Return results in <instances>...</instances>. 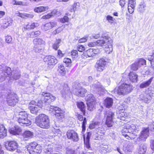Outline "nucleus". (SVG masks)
I'll use <instances>...</instances> for the list:
<instances>
[{"mask_svg": "<svg viewBox=\"0 0 154 154\" xmlns=\"http://www.w3.org/2000/svg\"><path fill=\"white\" fill-rule=\"evenodd\" d=\"M41 97L42 100H38L37 103L35 101L32 100L29 103L28 108L31 113L36 115L38 114L43 106L42 101L45 105H48L55 100L56 99L55 96L47 92H43Z\"/></svg>", "mask_w": 154, "mask_h": 154, "instance_id": "obj_1", "label": "nucleus"}, {"mask_svg": "<svg viewBox=\"0 0 154 154\" xmlns=\"http://www.w3.org/2000/svg\"><path fill=\"white\" fill-rule=\"evenodd\" d=\"M136 129V125L128 122L125 124L121 130V133L126 139L132 140L135 137L134 132Z\"/></svg>", "mask_w": 154, "mask_h": 154, "instance_id": "obj_2", "label": "nucleus"}, {"mask_svg": "<svg viewBox=\"0 0 154 154\" xmlns=\"http://www.w3.org/2000/svg\"><path fill=\"white\" fill-rule=\"evenodd\" d=\"M134 88L131 84H128L125 82L116 87L114 89V91L119 96H124L131 93Z\"/></svg>", "mask_w": 154, "mask_h": 154, "instance_id": "obj_3", "label": "nucleus"}, {"mask_svg": "<svg viewBox=\"0 0 154 154\" xmlns=\"http://www.w3.org/2000/svg\"><path fill=\"white\" fill-rule=\"evenodd\" d=\"M35 123L41 128L47 129L50 127V119L46 115L40 114L36 117Z\"/></svg>", "mask_w": 154, "mask_h": 154, "instance_id": "obj_4", "label": "nucleus"}, {"mask_svg": "<svg viewBox=\"0 0 154 154\" xmlns=\"http://www.w3.org/2000/svg\"><path fill=\"white\" fill-rule=\"evenodd\" d=\"M29 114L25 111L20 112L17 117V121L19 124L24 127H28L32 124L31 121L28 119Z\"/></svg>", "mask_w": 154, "mask_h": 154, "instance_id": "obj_5", "label": "nucleus"}, {"mask_svg": "<svg viewBox=\"0 0 154 154\" xmlns=\"http://www.w3.org/2000/svg\"><path fill=\"white\" fill-rule=\"evenodd\" d=\"M27 149L30 154H40L42 151V146L37 142L34 141L28 144Z\"/></svg>", "mask_w": 154, "mask_h": 154, "instance_id": "obj_6", "label": "nucleus"}, {"mask_svg": "<svg viewBox=\"0 0 154 154\" xmlns=\"http://www.w3.org/2000/svg\"><path fill=\"white\" fill-rule=\"evenodd\" d=\"M105 118V124L108 127L113 126L114 124L113 119L115 118V113L112 111L109 110L104 113Z\"/></svg>", "mask_w": 154, "mask_h": 154, "instance_id": "obj_7", "label": "nucleus"}, {"mask_svg": "<svg viewBox=\"0 0 154 154\" xmlns=\"http://www.w3.org/2000/svg\"><path fill=\"white\" fill-rule=\"evenodd\" d=\"M86 101L88 110L91 111L94 110L95 109V105L96 103V99L94 95L92 94L88 95Z\"/></svg>", "mask_w": 154, "mask_h": 154, "instance_id": "obj_8", "label": "nucleus"}, {"mask_svg": "<svg viewBox=\"0 0 154 154\" xmlns=\"http://www.w3.org/2000/svg\"><path fill=\"white\" fill-rule=\"evenodd\" d=\"M107 61L106 58L103 57L100 58L96 62L95 65V68L96 70L98 72H102L106 65Z\"/></svg>", "mask_w": 154, "mask_h": 154, "instance_id": "obj_9", "label": "nucleus"}, {"mask_svg": "<svg viewBox=\"0 0 154 154\" xmlns=\"http://www.w3.org/2000/svg\"><path fill=\"white\" fill-rule=\"evenodd\" d=\"M67 138L74 142H78L79 139V136L77 133L73 130H68L66 132Z\"/></svg>", "mask_w": 154, "mask_h": 154, "instance_id": "obj_10", "label": "nucleus"}, {"mask_svg": "<svg viewBox=\"0 0 154 154\" xmlns=\"http://www.w3.org/2000/svg\"><path fill=\"white\" fill-rule=\"evenodd\" d=\"M44 61L48 66L54 65L58 62L56 57L50 55L45 56L44 58Z\"/></svg>", "mask_w": 154, "mask_h": 154, "instance_id": "obj_11", "label": "nucleus"}, {"mask_svg": "<svg viewBox=\"0 0 154 154\" xmlns=\"http://www.w3.org/2000/svg\"><path fill=\"white\" fill-rule=\"evenodd\" d=\"M51 109H52L51 111L59 119H61L64 118L65 112L62 110L60 108L58 107L55 106L53 107V108Z\"/></svg>", "mask_w": 154, "mask_h": 154, "instance_id": "obj_12", "label": "nucleus"}, {"mask_svg": "<svg viewBox=\"0 0 154 154\" xmlns=\"http://www.w3.org/2000/svg\"><path fill=\"white\" fill-rule=\"evenodd\" d=\"M6 148L9 151H13L16 150L18 147V144L15 141H7L5 144Z\"/></svg>", "mask_w": 154, "mask_h": 154, "instance_id": "obj_13", "label": "nucleus"}, {"mask_svg": "<svg viewBox=\"0 0 154 154\" xmlns=\"http://www.w3.org/2000/svg\"><path fill=\"white\" fill-rule=\"evenodd\" d=\"M105 132L103 128H99L95 136V140H102L105 139Z\"/></svg>", "mask_w": 154, "mask_h": 154, "instance_id": "obj_14", "label": "nucleus"}, {"mask_svg": "<svg viewBox=\"0 0 154 154\" xmlns=\"http://www.w3.org/2000/svg\"><path fill=\"white\" fill-rule=\"evenodd\" d=\"M1 27L3 29H6L12 25L13 20L10 17H7L2 20Z\"/></svg>", "mask_w": 154, "mask_h": 154, "instance_id": "obj_15", "label": "nucleus"}, {"mask_svg": "<svg viewBox=\"0 0 154 154\" xmlns=\"http://www.w3.org/2000/svg\"><path fill=\"white\" fill-rule=\"evenodd\" d=\"M77 118L80 121H83L82 122V133H84L86 130V125L87 124V120L85 117H83L82 115L77 113L76 115Z\"/></svg>", "mask_w": 154, "mask_h": 154, "instance_id": "obj_16", "label": "nucleus"}, {"mask_svg": "<svg viewBox=\"0 0 154 154\" xmlns=\"http://www.w3.org/2000/svg\"><path fill=\"white\" fill-rule=\"evenodd\" d=\"M38 25V23H36L28 22L23 26L22 30L23 31L32 30L37 27Z\"/></svg>", "mask_w": 154, "mask_h": 154, "instance_id": "obj_17", "label": "nucleus"}, {"mask_svg": "<svg viewBox=\"0 0 154 154\" xmlns=\"http://www.w3.org/2000/svg\"><path fill=\"white\" fill-rule=\"evenodd\" d=\"M57 26V23L55 22H50L45 23L42 26V29L46 31L51 29Z\"/></svg>", "mask_w": 154, "mask_h": 154, "instance_id": "obj_18", "label": "nucleus"}, {"mask_svg": "<svg viewBox=\"0 0 154 154\" xmlns=\"http://www.w3.org/2000/svg\"><path fill=\"white\" fill-rule=\"evenodd\" d=\"M91 134V132H88L87 133V136L86 137L85 135H83L84 144L85 146L88 149H89L91 148L90 139Z\"/></svg>", "mask_w": 154, "mask_h": 154, "instance_id": "obj_19", "label": "nucleus"}, {"mask_svg": "<svg viewBox=\"0 0 154 154\" xmlns=\"http://www.w3.org/2000/svg\"><path fill=\"white\" fill-rule=\"evenodd\" d=\"M128 78L132 83L137 82L138 80V75L133 71H130L128 75Z\"/></svg>", "mask_w": 154, "mask_h": 154, "instance_id": "obj_20", "label": "nucleus"}, {"mask_svg": "<svg viewBox=\"0 0 154 154\" xmlns=\"http://www.w3.org/2000/svg\"><path fill=\"white\" fill-rule=\"evenodd\" d=\"M34 45V48L35 49L38 48L42 45L44 44L45 42L40 38H34L32 41Z\"/></svg>", "mask_w": 154, "mask_h": 154, "instance_id": "obj_21", "label": "nucleus"}, {"mask_svg": "<svg viewBox=\"0 0 154 154\" xmlns=\"http://www.w3.org/2000/svg\"><path fill=\"white\" fill-rule=\"evenodd\" d=\"M149 130L148 128H144L141 132L139 138L141 140L145 141L146 139L149 137Z\"/></svg>", "mask_w": 154, "mask_h": 154, "instance_id": "obj_22", "label": "nucleus"}, {"mask_svg": "<svg viewBox=\"0 0 154 154\" xmlns=\"http://www.w3.org/2000/svg\"><path fill=\"white\" fill-rule=\"evenodd\" d=\"M94 54L93 49L90 48L84 51L81 55V57L82 58L85 59L88 57H93Z\"/></svg>", "mask_w": 154, "mask_h": 154, "instance_id": "obj_23", "label": "nucleus"}, {"mask_svg": "<svg viewBox=\"0 0 154 154\" xmlns=\"http://www.w3.org/2000/svg\"><path fill=\"white\" fill-rule=\"evenodd\" d=\"M76 105L77 107L82 113L84 116H86V107L85 103L82 101L77 102Z\"/></svg>", "mask_w": 154, "mask_h": 154, "instance_id": "obj_24", "label": "nucleus"}, {"mask_svg": "<svg viewBox=\"0 0 154 154\" xmlns=\"http://www.w3.org/2000/svg\"><path fill=\"white\" fill-rule=\"evenodd\" d=\"M33 135L32 132L29 130L25 131L22 134L23 140L25 141L28 140L33 137Z\"/></svg>", "mask_w": 154, "mask_h": 154, "instance_id": "obj_25", "label": "nucleus"}, {"mask_svg": "<svg viewBox=\"0 0 154 154\" xmlns=\"http://www.w3.org/2000/svg\"><path fill=\"white\" fill-rule=\"evenodd\" d=\"M18 99L17 97L14 95H12L8 99L7 101L9 105L11 106H14L18 102Z\"/></svg>", "mask_w": 154, "mask_h": 154, "instance_id": "obj_26", "label": "nucleus"}, {"mask_svg": "<svg viewBox=\"0 0 154 154\" xmlns=\"http://www.w3.org/2000/svg\"><path fill=\"white\" fill-rule=\"evenodd\" d=\"M113 100L112 98L107 97L104 100L103 104L106 108H109L112 107L113 104Z\"/></svg>", "mask_w": 154, "mask_h": 154, "instance_id": "obj_27", "label": "nucleus"}, {"mask_svg": "<svg viewBox=\"0 0 154 154\" xmlns=\"http://www.w3.org/2000/svg\"><path fill=\"white\" fill-rule=\"evenodd\" d=\"M110 38L105 37L103 39L98 40L96 42L97 45L100 46H105L109 42Z\"/></svg>", "mask_w": 154, "mask_h": 154, "instance_id": "obj_28", "label": "nucleus"}, {"mask_svg": "<svg viewBox=\"0 0 154 154\" xmlns=\"http://www.w3.org/2000/svg\"><path fill=\"white\" fill-rule=\"evenodd\" d=\"M87 92V90L85 88L81 87L77 89L75 93L76 95L78 97H84Z\"/></svg>", "mask_w": 154, "mask_h": 154, "instance_id": "obj_29", "label": "nucleus"}, {"mask_svg": "<svg viewBox=\"0 0 154 154\" xmlns=\"http://www.w3.org/2000/svg\"><path fill=\"white\" fill-rule=\"evenodd\" d=\"M9 131L10 134L14 135H19L22 132L20 128L17 126H14L10 128Z\"/></svg>", "mask_w": 154, "mask_h": 154, "instance_id": "obj_30", "label": "nucleus"}, {"mask_svg": "<svg viewBox=\"0 0 154 154\" xmlns=\"http://www.w3.org/2000/svg\"><path fill=\"white\" fill-rule=\"evenodd\" d=\"M112 41L111 39L110 41L104 48V50L105 52L107 54H109L112 51Z\"/></svg>", "mask_w": 154, "mask_h": 154, "instance_id": "obj_31", "label": "nucleus"}, {"mask_svg": "<svg viewBox=\"0 0 154 154\" xmlns=\"http://www.w3.org/2000/svg\"><path fill=\"white\" fill-rule=\"evenodd\" d=\"M7 130L2 124H0V138H3L7 135Z\"/></svg>", "mask_w": 154, "mask_h": 154, "instance_id": "obj_32", "label": "nucleus"}, {"mask_svg": "<svg viewBox=\"0 0 154 154\" xmlns=\"http://www.w3.org/2000/svg\"><path fill=\"white\" fill-rule=\"evenodd\" d=\"M49 7L48 6H40L35 8L34 11L37 13H42L48 10Z\"/></svg>", "mask_w": 154, "mask_h": 154, "instance_id": "obj_33", "label": "nucleus"}, {"mask_svg": "<svg viewBox=\"0 0 154 154\" xmlns=\"http://www.w3.org/2000/svg\"><path fill=\"white\" fill-rule=\"evenodd\" d=\"M57 71L61 75L63 76L65 75L66 74V69L63 64L58 65Z\"/></svg>", "mask_w": 154, "mask_h": 154, "instance_id": "obj_34", "label": "nucleus"}, {"mask_svg": "<svg viewBox=\"0 0 154 154\" xmlns=\"http://www.w3.org/2000/svg\"><path fill=\"white\" fill-rule=\"evenodd\" d=\"M41 34V32L39 30L32 31L27 33V35L29 38H34L38 36Z\"/></svg>", "mask_w": 154, "mask_h": 154, "instance_id": "obj_35", "label": "nucleus"}, {"mask_svg": "<svg viewBox=\"0 0 154 154\" xmlns=\"http://www.w3.org/2000/svg\"><path fill=\"white\" fill-rule=\"evenodd\" d=\"M17 16L20 17L22 18L26 19L28 18H32L34 17V15L32 14H23L20 13L17 11L16 13Z\"/></svg>", "mask_w": 154, "mask_h": 154, "instance_id": "obj_36", "label": "nucleus"}, {"mask_svg": "<svg viewBox=\"0 0 154 154\" xmlns=\"http://www.w3.org/2000/svg\"><path fill=\"white\" fill-rule=\"evenodd\" d=\"M55 14L56 13L55 12L52 11L51 12L42 16L41 17V19L44 20H47L54 17Z\"/></svg>", "mask_w": 154, "mask_h": 154, "instance_id": "obj_37", "label": "nucleus"}, {"mask_svg": "<svg viewBox=\"0 0 154 154\" xmlns=\"http://www.w3.org/2000/svg\"><path fill=\"white\" fill-rule=\"evenodd\" d=\"M153 77L151 78L148 81L142 83L140 85V88H143L149 86L151 84Z\"/></svg>", "mask_w": 154, "mask_h": 154, "instance_id": "obj_38", "label": "nucleus"}, {"mask_svg": "<svg viewBox=\"0 0 154 154\" xmlns=\"http://www.w3.org/2000/svg\"><path fill=\"white\" fill-rule=\"evenodd\" d=\"M148 60L150 63L151 66L152 68H154V50L153 51L152 54L149 55L148 58Z\"/></svg>", "mask_w": 154, "mask_h": 154, "instance_id": "obj_39", "label": "nucleus"}, {"mask_svg": "<svg viewBox=\"0 0 154 154\" xmlns=\"http://www.w3.org/2000/svg\"><path fill=\"white\" fill-rule=\"evenodd\" d=\"M108 148L109 147L107 145H103L102 144L100 148L99 151L102 153L105 154L107 152Z\"/></svg>", "mask_w": 154, "mask_h": 154, "instance_id": "obj_40", "label": "nucleus"}, {"mask_svg": "<svg viewBox=\"0 0 154 154\" xmlns=\"http://www.w3.org/2000/svg\"><path fill=\"white\" fill-rule=\"evenodd\" d=\"M3 73L5 77H6L9 76L12 74L11 68L8 67H6L5 69L3 71Z\"/></svg>", "mask_w": 154, "mask_h": 154, "instance_id": "obj_41", "label": "nucleus"}, {"mask_svg": "<svg viewBox=\"0 0 154 154\" xmlns=\"http://www.w3.org/2000/svg\"><path fill=\"white\" fill-rule=\"evenodd\" d=\"M61 42V40L60 39H56L55 42L53 43L52 45V48L55 51L57 50L60 46L59 44Z\"/></svg>", "mask_w": 154, "mask_h": 154, "instance_id": "obj_42", "label": "nucleus"}, {"mask_svg": "<svg viewBox=\"0 0 154 154\" xmlns=\"http://www.w3.org/2000/svg\"><path fill=\"white\" fill-rule=\"evenodd\" d=\"M146 5L144 3H141L138 6L137 11L140 13L143 12L146 10Z\"/></svg>", "mask_w": 154, "mask_h": 154, "instance_id": "obj_43", "label": "nucleus"}, {"mask_svg": "<svg viewBox=\"0 0 154 154\" xmlns=\"http://www.w3.org/2000/svg\"><path fill=\"white\" fill-rule=\"evenodd\" d=\"M139 67L141 66L146 65V60L143 58H138L136 61Z\"/></svg>", "mask_w": 154, "mask_h": 154, "instance_id": "obj_44", "label": "nucleus"}, {"mask_svg": "<svg viewBox=\"0 0 154 154\" xmlns=\"http://www.w3.org/2000/svg\"><path fill=\"white\" fill-rule=\"evenodd\" d=\"M139 67V66L136 61L132 63L130 66V69L132 71H134L137 70Z\"/></svg>", "mask_w": 154, "mask_h": 154, "instance_id": "obj_45", "label": "nucleus"}, {"mask_svg": "<svg viewBox=\"0 0 154 154\" xmlns=\"http://www.w3.org/2000/svg\"><path fill=\"white\" fill-rule=\"evenodd\" d=\"M94 87L98 92H103L104 91V88L100 84H95L94 85Z\"/></svg>", "mask_w": 154, "mask_h": 154, "instance_id": "obj_46", "label": "nucleus"}, {"mask_svg": "<svg viewBox=\"0 0 154 154\" xmlns=\"http://www.w3.org/2000/svg\"><path fill=\"white\" fill-rule=\"evenodd\" d=\"M80 6V4L79 2H75L72 5V8L71 9V12H75V11L78 9Z\"/></svg>", "mask_w": 154, "mask_h": 154, "instance_id": "obj_47", "label": "nucleus"}, {"mask_svg": "<svg viewBox=\"0 0 154 154\" xmlns=\"http://www.w3.org/2000/svg\"><path fill=\"white\" fill-rule=\"evenodd\" d=\"M63 62L68 67H71L72 66V60L70 58L65 57L64 58Z\"/></svg>", "mask_w": 154, "mask_h": 154, "instance_id": "obj_48", "label": "nucleus"}, {"mask_svg": "<svg viewBox=\"0 0 154 154\" xmlns=\"http://www.w3.org/2000/svg\"><path fill=\"white\" fill-rule=\"evenodd\" d=\"M71 56L72 59L76 58L78 56V51L76 50H73L71 52Z\"/></svg>", "mask_w": 154, "mask_h": 154, "instance_id": "obj_49", "label": "nucleus"}, {"mask_svg": "<svg viewBox=\"0 0 154 154\" xmlns=\"http://www.w3.org/2000/svg\"><path fill=\"white\" fill-rule=\"evenodd\" d=\"M63 91L61 92V94H62L63 96L64 94V92H65V91H66V90L67 91L70 92H71L70 88L69 87V85L67 84L64 83L63 84Z\"/></svg>", "mask_w": 154, "mask_h": 154, "instance_id": "obj_50", "label": "nucleus"}, {"mask_svg": "<svg viewBox=\"0 0 154 154\" xmlns=\"http://www.w3.org/2000/svg\"><path fill=\"white\" fill-rule=\"evenodd\" d=\"M146 150V148L145 146H140L138 152L139 154H145Z\"/></svg>", "mask_w": 154, "mask_h": 154, "instance_id": "obj_51", "label": "nucleus"}, {"mask_svg": "<svg viewBox=\"0 0 154 154\" xmlns=\"http://www.w3.org/2000/svg\"><path fill=\"white\" fill-rule=\"evenodd\" d=\"M59 21L62 23L68 22L69 21V18L67 16H64L63 17L60 18Z\"/></svg>", "mask_w": 154, "mask_h": 154, "instance_id": "obj_52", "label": "nucleus"}, {"mask_svg": "<svg viewBox=\"0 0 154 154\" xmlns=\"http://www.w3.org/2000/svg\"><path fill=\"white\" fill-rule=\"evenodd\" d=\"M76 49L78 51L82 52L85 50V48L84 45H79L77 46Z\"/></svg>", "mask_w": 154, "mask_h": 154, "instance_id": "obj_53", "label": "nucleus"}, {"mask_svg": "<svg viewBox=\"0 0 154 154\" xmlns=\"http://www.w3.org/2000/svg\"><path fill=\"white\" fill-rule=\"evenodd\" d=\"M99 123L98 122H93L90 124L89 127L90 129L94 128L97 126H98Z\"/></svg>", "mask_w": 154, "mask_h": 154, "instance_id": "obj_54", "label": "nucleus"}, {"mask_svg": "<svg viewBox=\"0 0 154 154\" xmlns=\"http://www.w3.org/2000/svg\"><path fill=\"white\" fill-rule=\"evenodd\" d=\"M12 2L14 5L23 6L24 5V2L22 1L12 0Z\"/></svg>", "mask_w": 154, "mask_h": 154, "instance_id": "obj_55", "label": "nucleus"}, {"mask_svg": "<svg viewBox=\"0 0 154 154\" xmlns=\"http://www.w3.org/2000/svg\"><path fill=\"white\" fill-rule=\"evenodd\" d=\"M118 117L120 118V119L125 121V117L127 116L125 115V113L122 112L119 113Z\"/></svg>", "mask_w": 154, "mask_h": 154, "instance_id": "obj_56", "label": "nucleus"}, {"mask_svg": "<svg viewBox=\"0 0 154 154\" xmlns=\"http://www.w3.org/2000/svg\"><path fill=\"white\" fill-rule=\"evenodd\" d=\"M62 30V29L61 27H58L52 32L53 35H55L60 32Z\"/></svg>", "mask_w": 154, "mask_h": 154, "instance_id": "obj_57", "label": "nucleus"}, {"mask_svg": "<svg viewBox=\"0 0 154 154\" xmlns=\"http://www.w3.org/2000/svg\"><path fill=\"white\" fill-rule=\"evenodd\" d=\"M106 19L109 23H113L115 20V19H113L112 17L109 15L106 16Z\"/></svg>", "mask_w": 154, "mask_h": 154, "instance_id": "obj_58", "label": "nucleus"}, {"mask_svg": "<svg viewBox=\"0 0 154 154\" xmlns=\"http://www.w3.org/2000/svg\"><path fill=\"white\" fill-rule=\"evenodd\" d=\"M64 56V54L62 51L60 50H57V57L58 58H61Z\"/></svg>", "mask_w": 154, "mask_h": 154, "instance_id": "obj_59", "label": "nucleus"}, {"mask_svg": "<svg viewBox=\"0 0 154 154\" xmlns=\"http://www.w3.org/2000/svg\"><path fill=\"white\" fill-rule=\"evenodd\" d=\"M12 38L11 36L7 35L5 37V41L8 43H11L12 41Z\"/></svg>", "mask_w": 154, "mask_h": 154, "instance_id": "obj_60", "label": "nucleus"}, {"mask_svg": "<svg viewBox=\"0 0 154 154\" xmlns=\"http://www.w3.org/2000/svg\"><path fill=\"white\" fill-rule=\"evenodd\" d=\"M135 0H129L128 6L135 7Z\"/></svg>", "mask_w": 154, "mask_h": 154, "instance_id": "obj_61", "label": "nucleus"}, {"mask_svg": "<svg viewBox=\"0 0 154 154\" xmlns=\"http://www.w3.org/2000/svg\"><path fill=\"white\" fill-rule=\"evenodd\" d=\"M66 154H76L75 151L71 149H69L66 150Z\"/></svg>", "mask_w": 154, "mask_h": 154, "instance_id": "obj_62", "label": "nucleus"}, {"mask_svg": "<svg viewBox=\"0 0 154 154\" xmlns=\"http://www.w3.org/2000/svg\"><path fill=\"white\" fill-rule=\"evenodd\" d=\"M135 7L128 6V11L130 14H132L134 12Z\"/></svg>", "mask_w": 154, "mask_h": 154, "instance_id": "obj_63", "label": "nucleus"}, {"mask_svg": "<svg viewBox=\"0 0 154 154\" xmlns=\"http://www.w3.org/2000/svg\"><path fill=\"white\" fill-rule=\"evenodd\" d=\"M88 40V37L85 36V37H83L80 38L78 40V42L79 43H84L86 42Z\"/></svg>", "mask_w": 154, "mask_h": 154, "instance_id": "obj_64", "label": "nucleus"}]
</instances>
